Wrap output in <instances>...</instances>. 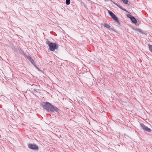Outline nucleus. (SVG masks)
Returning <instances> with one entry per match:
<instances>
[{"label":"nucleus","mask_w":152,"mask_h":152,"mask_svg":"<svg viewBox=\"0 0 152 152\" xmlns=\"http://www.w3.org/2000/svg\"><path fill=\"white\" fill-rule=\"evenodd\" d=\"M41 104L48 112L59 113V110L56 107L51 104L49 102H43Z\"/></svg>","instance_id":"obj_1"},{"label":"nucleus","mask_w":152,"mask_h":152,"mask_svg":"<svg viewBox=\"0 0 152 152\" xmlns=\"http://www.w3.org/2000/svg\"><path fill=\"white\" fill-rule=\"evenodd\" d=\"M47 44L48 45L50 50L51 51H53L58 48V46L56 43L49 42Z\"/></svg>","instance_id":"obj_2"},{"label":"nucleus","mask_w":152,"mask_h":152,"mask_svg":"<svg viewBox=\"0 0 152 152\" xmlns=\"http://www.w3.org/2000/svg\"><path fill=\"white\" fill-rule=\"evenodd\" d=\"M140 127L145 131L149 132H151L152 130L151 129L148 128L147 126H145L144 124L140 123Z\"/></svg>","instance_id":"obj_3"},{"label":"nucleus","mask_w":152,"mask_h":152,"mask_svg":"<svg viewBox=\"0 0 152 152\" xmlns=\"http://www.w3.org/2000/svg\"><path fill=\"white\" fill-rule=\"evenodd\" d=\"M108 12L113 20L116 22L119 23V21L116 16L111 11L108 10Z\"/></svg>","instance_id":"obj_4"},{"label":"nucleus","mask_w":152,"mask_h":152,"mask_svg":"<svg viewBox=\"0 0 152 152\" xmlns=\"http://www.w3.org/2000/svg\"><path fill=\"white\" fill-rule=\"evenodd\" d=\"M28 147L32 150H37L38 149V146L35 144L29 143L28 144Z\"/></svg>","instance_id":"obj_5"},{"label":"nucleus","mask_w":152,"mask_h":152,"mask_svg":"<svg viewBox=\"0 0 152 152\" xmlns=\"http://www.w3.org/2000/svg\"><path fill=\"white\" fill-rule=\"evenodd\" d=\"M28 59L31 62V63L34 65H35V63L34 61V60L31 58V57L30 56H28L27 57Z\"/></svg>","instance_id":"obj_6"},{"label":"nucleus","mask_w":152,"mask_h":152,"mask_svg":"<svg viewBox=\"0 0 152 152\" xmlns=\"http://www.w3.org/2000/svg\"><path fill=\"white\" fill-rule=\"evenodd\" d=\"M104 26L105 27L108 28L109 29H111L110 26L107 23H104Z\"/></svg>","instance_id":"obj_7"},{"label":"nucleus","mask_w":152,"mask_h":152,"mask_svg":"<svg viewBox=\"0 0 152 152\" xmlns=\"http://www.w3.org/2000/svg\"><path fill=\"white\" fill-rule=\"evenodd\" d=\"M132 22L133 23H137V21L135 18L133 16L131 19Z\"/></svg>","instance_id":"obj_8"},{"label":"nucleus","mask_w":152,"mask_h":152,"mask_svg":"<svg viewBox=\"0 0 152 152\" xmlns=\"http://www.w3.org/2000/svg\"><path fill=\"white\" fill-rule=\"evenodd\" d=\"M149 50L152 53V45L148 44Z\"/></svg>","instance_id":"obj_9"},{"label":"nucleus","mask_w":152,"mask_h":152,"mask_svg":"<svg viewBox=\"0 0 152 152\" xmlns=\"http://www.w3.org/2000/svg\"><path fill=\"white\" fill-rule=\"evenodd\" d=\"M70 0H66V4L67 5H69L70 4Z\"/></svg>","instance_id":"obj_10"},{"label":"nucleus","mask_w":152,"mask_h":152,"mask_svg":"<svg viewBox=\"0 0 152 152\" xmlns=\"http://www.w3.org/2000/svg\"><path fill=\"white\" fill-rule=\"evenodd\" d=\"M123 2L126 4H127L128 3V0H122Z\"/></svg>","instance_id":"obj_11"},{"label":"nucleus","mask_w":152,"mask_h":152,"mask_svg":"<svg viewBox=\"0 0 152 152\" xmlns=\"http://www.w3.org/2000/svg\"><path fill=\"white\" fill-rule=\"evenodd\" d=\"M127 16L130 19H131L133 17V16H132V15L129 14H128L127 15Z\"/></svg>","instance_id":"obj_12"},{"label":"nucleus","mask_w":152,"mask_h":152,"mask_svg":"<svg viewBox=\"0 0 152 152\" xmlns=\"http://www.w3.org/2000/svg\"><path fill=\"white\" fill-rule=\"evenodd\" d=\"M117 6L121 9H122L123 8L121 6H120L119 5H117Z\"/></svg>","instance_id":"obj_13"},{"label":"nucleus","mask_w":152,"mask_h":152,"mask_svg":"<svg viewBox=\"0 0 152 152\" xmlns=\"http://www.w3.org/2000/svg\"><path fill=\"white\" fill-rule=\"evenodd\" d=\"M113 3L114 4H115V5H117H117H118V4H117L115 2H113Z\"/></svg>","instance_id":"obj_14"},{"label":"nucleus","mask_w":152,"mask_h":152,"mask_svg":"<svg viewBox=\"0 0 152 152\" xmlns=\"http://www.w3.org/2000/svg\"><path fill=\"white\" fill-rule=\"evenodd\" d=\"M122 10H124V11H126V10L125 9H124V8H123V9H122Z\"/></svg>","instance_id":"obj_15"}]
</instances>
